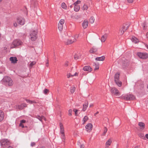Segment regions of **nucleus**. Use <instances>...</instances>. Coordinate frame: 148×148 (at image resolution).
Masks as SVG:
<instances>
[{
	"label": "nucleus",
	"mask_w": 148,
	"mask_h": 148,
	"mask_svg": "<svg viewBox=\"0 0 148 148\" xmlns=\"http://www.w3.org/2000/svg\"><path fill=\"white\" fill-rule=\"evenodd\" d=\"M3 84L5 85H8L9 86H12L13 84V82L12 79L10 77H4L2 79Z\"/></svg>",
	"instance_id": "nucleus-1"
},
{
	"label": "nucleus",
	"mask_w": 148,
	"mask_h": 148,
	"mask_svg": "<svg viewBox=\"0 0 148 148\" xmlns=\"http://www.w3.org/2000/svg\"><path fill=\"white\" fill-rule=\"evenodd\" d=\"M23 43L22 41L18 39H16L13 41L11 45V48H13L16 47L21 45Z\"/></svg>",
	"instance_id": "nucleus-2"
},
{
	"label": "nucleus",
	"mask_w": 148,
	"mask_h": 148,
	"mask_svg": "<svg viewBox=\"0 0 148 148\" xmlns=\"http://www.w3.org/2000/svg\"><path fill=\"white\" fill-rule=\"evenodd\" d=\"M0 143L1 147H5L8 146L10 142L9 140L7 139H3L0 140Z\"/></svg>",
	"instance_id": "nucleus-3"
},
{
	"label": "nucleus",
	"mask_w": 148,
	"mask_h": 148,
	"mask_svg": "<svg viewBox=\"0 0 148 148\" xmlns=\"http://www.w3.org/2000/svg\"><path fill=\"white\" fill-rule=\"evenodd\" d=\"M122 98L126 100H134L135 98L134 96L130 94L123 95L122 96Z\"/></svg>",
	"instance_id": "nucleus-4"
},
{
	"label": "nucleus",
	"mask_w": 148,
	"mask_h": 148,
	"mask_svg": "<svg viewBox=\"0 0 148 148\" xmlns=\"http://www.w3.org/2000/svg\"><path fill=\"white\" fill-rule=\"evenodd\" d=\"M37 32L35 30H33L30 33V36L31 40L32 41H35L37 38Z\"/></svg>",
	"instance_id": "nucleus-5"
},
{
	"label": "nucleus",
	"mask_w": 148,
	"mask_h": 148,
	"mask_svg": "<svg viewBox=\"0 0 148 148\" xmlns=\"http://www.w3.org/2000/svg\"><path fill=\"white\" fill-rule=\"evenodd\" d=\"M137 55L140 58L146 59L148 58V54L146 53L138 52Z\"/></svg>",
	"instance_id": "nucleus-6"
},
{
	"label": "nucleus",
	"mask_w": 148,
	"mask_h": 148,
	"mask_svg": "<svg viewBox=\"0 0 148 148\" xmlns=\"http://www.w3.org/2000/svg\"><path fill=\"white\" fill-rule=\"evenodd\" d=\"M17 22L20 25H23L25 22V19L22 17H19L17 18Z\"/></svg>",
	"instance_id": "nucleus-7"
},
{
	"label": "nucleus",
	"mask_w": 148,
	"mask_h": 148,
	"mask_svg": "<svg viewBox=\"0 0 148 148\" xmlns=\"http://www.w3.org/2000/svg\"><path fill=\"white\" fill-rule=\"evenodd\" d=\"M76 41V39L72 37L68 39L66 41H65V44L67 45H69L72 43Z\"/></svg>",
	"instance_id": "nucleus-8"
},
{
	"label": "nucleus",
	"mask_w": 148,
	"mask_h": 148,
	"mask_svg": "<svg viewBox=\"0 0 148 148\" xmlns=\"http://www.w3.org/2000/svg\"><path fill=\"white\" fill-rule=\"evenodd\" d=\"M129 60L125 59L122 62V66L123 68H125L127 67L129 65Z\"/></svg>",
	"instance_id": "nucleus-9"
},
{
	"label": "nucleus",
	"mask_w": 148,
	"mask_h": 148,
	"mask_svg": "<svg viewBox=\"0 0 148 148\" xmlns=\"http://www.w3.org/2000/svg\"><path fill=\"white\" fill-rule=\"evenodd\" d=\"M111 91L112 93L116 96L119 95H120L119 90L115 88H112Z\"/></svg>",
	"instance_id": "nucleus-10"
},
{
	"label": "nucleus",
	"mask_w": 148,
	"mask_h": 148,
	"mask_svg": "<svg viewBox=\"0 0 148 148\" xmlns=\"http://www.w3.org/2000/svg\"><path fill=\"white\" fill-rule=\"evenodd\" d=\"M86 130L88 132H90L92 130V125L91 123L88 124L85 126Z\"/></svg>",
	"instance_id": "nucleus-11"
},
{
	"label": "nucleus",
	"mask_w": 148,
	"mask_h": 148,
	"mask_svg": "<svg viewBox=\"0 0 148 148\" xmlns=\"http://www.w3.org/2000/svg\"><path fill=\"white\" fill-rule=\"evenodd\" d=\"M16 108L19 110H21L23 109L25 107H27V105L25 103H22L21 105H17Z\"/></svg>",
	"instance_id": "nucleus-12"
},
{
	"label": "nucleus",
	"mask_w": 148,
	"mask_h": 148,
	"mask_svg": "<svg viewBox=\"0 0 148 148\" xmlns=\"http://www.w3.org/2000/svg\"><path fill=\"white\" fill-rule=\"evenodd\" d=\"M83 70L85 71L90 72L92 71V68L90 66H87L84 67Z\"/></svg>",
	"instance_id": "nucleus-13"
},
{
	"label": "nucleus",
	"mask_w": 148,
	"mask_h": 148,
	"mask_svg": "<svg viewBox=\"0 0 148 148\" xmlns=\"http://www.w3.org/2000/svg\"><path fill=\"white\" fill-rule=\"evenodd\" d=\"M10 61H11L12 63L14 64L16 63L18 61L16 57H11L10 58Z\"/></svg>",
	"instance_id": "nucleus-14"
},
{
	"label": "nucleus",
	"mask_w": 148,
	"mask_h": 148,
	"mask_svg": "<svg viewBox=\"0 0 148 148\" xmlns=\"http://www.w3.org/2000/svg\"><path fill=\"white\" fill-rule=\"evenodd\" d=\"M105 57L104 56H102L100 57H97L95 58V60L97 61H103L105 59Z\"/></svg>",
	"instance_id": "nucleus-15"
},
{
	"label": "nucleus",
	"mask_w": 148,
	"mask_h": 148,
	"mask_svg": "<svg viewBox=\"0 0 148 148\" xmlns=\"http://www.w3.org/2000/svg\"><path fill=\"white\" fill-rule=\"evenodd\" d=\"M132 41L135 43H137L139 42L138 39L135 37L134 36H133L131 38Z\"/></svg>",
	"instance_id": "nucleus-16"
},
{
	"label": "nucleus",
	"mask_w": 148,
	"mask_h": 148,
	"mask_svg": "<svg viewBox=\"0 0 148 148\" xmlns=\"http://www.w3.org/2000/svg\"><path fill=\"white\" fill-rule=\"evenodd\" d=\"M107 37V35L106 34H105L103 35L102 36L101 38V41L102 42H104Z\"/></svg>",
	"instance_id": "nucleus-17"
},
{
	"label": "nucleus",
	"mask_w": 148,
	"mask_h": 148,
	"mask_svg": "<svg viewBox=\"0 0 148 148\" xmlns=\"http://www.w3.org/2000/svg\"><path fill=\"white\" fill-rule=\"evenodd\" d=\"M97 49L93 47L89 50V52L91 53H94L97 51Z\"/></svg>",
	"instance_id": "nucleus-18"
},
{
	"label": "nucleus",
	"mask_w": 148,
	"mask_h": 148,
	"mask_svg": "<svg viewBox=\"0 0 148 148\" xmlns=\"http://www.w3.org/2000/svg\"><path fill=\"white\" fill-rule=\"evenodd\" d=\"M88 21H84V22L82 23V26L84 29H85L87 28L88 25Z\"/></svg>",
	"instance_id": "nucleus-19"
},
{
	"label": "nucleus",
	"mask_w": 148,
	"mask_h": 148,
	"mask_svg": "<svg viewBox=\"0 0 148 148\" xmlns=\"http://www.w3.org/2000/svg\"><path fill=\"white\" fill-rule=\"evenodd\" d=\"M4 113L1 110H0V121H2L4 118Z\"/></svg>",
	"instance_id": "nucleus-20"
},
{
	"label": "nucleus",
	"mask_w": 148,
	"mask_h": 148,
	"mask_svg": "<svg viewBox=\"0 0 148 148\" xmlns=\"http://www.w3.org/2000/svg\"><path fill=\"white\" fill-rule=\"evenodd\" d=\"M129 27V25L125 24H124L122 26V29L125 32L128 29Z\"/></svg>",
	"instance_id": "nucleus-21"
},
{
	"label": "nucleus",
	"mask_w": 148,
	"mask_h": 148,
	"mask_svg": "<svg viewBox=\"0 0 148 148\" xmlns=\"http://www.w3.org/2000/svg\"><path fill=\"white\" fill-rule=\"evenodd\" d=\"M138 125L140 126V129L142 130H143L145 127V124L142 122H139Z\"/></svg>",
	"instance_id": "nucleus-22"
},
{
	"label": "nucleus",
	"mask_w": 148,
	"mask_h": 148,
	"mask_svg": "<svg viewBox=\"0 0 148 148\" xmlns=\"http://www.w3.org/2000/svg\"><path fill=\"white\" fill-rule=\"evenodd\" d=\"M119 78V74L118 73H116L114 76V81H117Z\"/></svg>",
	"instance_id": "nucleus-23"
},
{
	"label": "nucleus",
	"mask_w": 148,
	"mask_h": 148,
	"mask_svg": "<svg viewBox=\"0 0 148 148\" xmlns=\"http://www.w3.org/2000/svg\"><path fill=\"white\" fill-rule=\"evenodd\" d=\"M93 66L94 68L95 71L99 69V65L98 64H97L96 63L94 62L93 64Z\"/></svg>",
	"instance_id": "nucleus-24"
},
{
	"label": "nucleus",
	"mask_w": 148,
	"mask_h": 148,
	"mask_svg": "<svg viewBox=\"0 0 148 148\" xmlns=\"http://www.w3.org/2000/svg\"><path fill=\"white\" fill-rule=\"evenodd\" d=\"M80 8V7L78 5H74V10L75 12L78 11Z\"/></svg>",
	"instance_id": "nucleus-25"
},
{
	"label": "nucleus",
	"mask_w": 148,
	"mask_h": 148,
	"mask_svg": "<svg viewBox=\"0 0 148 148\" xmlns=\"http://www.w3.org/2000/svg\"><path fill=\"white\" fill-rule=\"evenodd\" d=\"M88 117L87 116H85L83 119L82 121L83 122L82 124H84L88 120Z\"/></svg>",
	"instance_id": "nucleus-26"
},
{
	"label": "nucleus",
	"mask_w": 148,
	"mask_h": 148,
	"mask_svg": "<svg viewBox=\"0 0 148 148\" xmlns=\"http://www.w3.org/2000/svg\"><path fill=\"white\" fill-rule=\"evenodd\" d=\"M26 101L28 103H29L30 104L32 103H36V102L35 101H31L29 99H26Z\"/></svg>",
	"instance_id": "nucleus-27"
},
{
	"label": "nucleus",
	"mask_w": 148,
	"mask_h": 148,
	"mask_svg": "<svg viewBox=\"0 0 148 148\" xmlns=\"http://www.w3.org/2000/svg\"><path fill=\"white\" fill-rule=\"evenodd\" d=\"M112 142V141L110 139H109L106 142V145L110 146Z\"/></svg>",
	"instance_id": "nucleus-28"
},
{
	"label": "nucleus",
	"mask_w": 148,
	"mask_h": 148,
	"mask_svg": "<svg viewBox=\"0 0 148 148\" xmlns=\"http://www.w3.org/2000/svg\"><path fill=\"white\" fill-rule=\"evenodd\" d=\"M95 21V18L93 16H91L90 17V20H89V21L92 24Z\"/></svg>",
	"instance_id": "nucleus-29"
},
{
	"label": "nucleus",
	"mask_w": 148,
	"mask_h": 148,
	"mask_svg": "<svg viewBox=\"0 0 148 148\" xmlns=\"http://www.w3.org/2000/svg\"><path fill=\"white\" fill-rule=\"evenodd\" d=\"M36 118L38 119L40 121H42V120L44 118V117L43 116H36Z\"/></svg>",
	"instance_id": "nucleus-30"
},
{
	"label": "nucleus",
	"mask_w": 148,
	"mask_h": 148,
	"mask_svg": "<svg viewBox=\"0 0 148 148\" xmlns=\"http://www.w3.org/2000/svg\"><path fill=\"white\" fill-rule=\"evenodd\" d=\"M117 81H115L116 84L119 87H120L122 85V83L121 82L119 81V80H118Z\"/></svg>",
	"instance_id": "nucleus-31"
},
{
	"label": "nucleus",
	"mask_w": 148,
	"mask_h": 148,
	"mask_svg": "<svg viewBox=\"0 0 148 148\" xmlns=\"http://www.w3.org/2000/svg\"><path fill=\"white\" fill-rule=\"evenodd\" d=\"M58 28L59 29L60 31L62 30L63 29V25L60 24H58Z\"/></svg>",
	"instance_id": "nucleus-32"
},
{
	"label": "nucleus",
	"mask_w": 148,
	"mask_h": 148,
	"mask_svg": "<svg viewBox=\"0 0 148 148\" xmlns=\"http://www.w3.org/2000/svg\"><path fill=\"white\" fill-rule=\"evenodd\" d=\"M75 90V88L74 87H71L70 88V92L71 93L74 92Z\"/></svg>",
	"instance_id": "nucleus-33"
},
{
	"label": "nucleus",
	"mask_w": 148,
	"mask_h": 148,
	"mask_svg": "<svg viewBox=\"0 0 148 148\" xmlns=\"http://www.w3.org/2000/svg\"><path fill=\"white\" fill-rule=\"evenodd\" d=\"M146 25V23L145 22H144L142 24V26L143 27V29L144 30H145L146 29V27H147Z\"/></svg>",
	"instance_id": "nucleus-34"
},
{
	"label": "nucleus",
	"mask_w": 148,
	"mask_h": 148,
	"mask_svg": "<svg viewBox=\"0 0 148 148\" xmlns=\"http://www.w3.org/2000/svg\"><path fill=\"white\" fill-rule=\"evenodd\" d=\"M88 8V7L87 5L86 4H84L83 7L82 9L84 10H87Z\"/></svg>",
	"instance_id": "nucleus-35"
},
{
	"label": "nucleus",
	"mask_w": 148,
	"mask_h": 148,
	"mask_svg": "<svg viewBox=\"0 0 148 148\" xmlns=\"http://www.w3.org/2000/svg\"><path fill=\"white\" fill-rule=\"evenodd\" d=\"M61 7L63 8L64 9H66V6L64 3H62Z\"/></svg>",
	"instance_id": "nucleus-36"
},
{
	"label": "nucleus",
	"mask_w": 148,
	"mask_h": 148,
	"mask_svg": "<svg viewBox=\"0 0 148 148\" xmlns=\"http://www.w3.org/2000/svg\"><path fill=\"white\" fill-rule=\"evenodd\" d=\"M138 135L140 138H141L143 139H144V138H145V137L144 136V135L143 134V133L139 134Z\"/></svg>",
	"instance_id": "nucleus-37"
},
{
	"label": "nucleus",
	"mask_w": 148,
	"mask_h": 148,
	"mask_svg": "<svg viewBox=\"0 0 148 148\" xmlns=\"http://www.w3.org/2000/svg\"><path fill=\"white\" fill-rule=\"evenodd\" d=\"M36 63V62L35 61L32 62L29 64V66L30 67H32L33 65H35Z\"/></svg>",
	"instance_id": "nucleus-38"
},
{
	"label": "nucleus",
	"mask_w": 148,
	"mask_h": 148,
	"mask_svg": "<svg viewBox=\"0 0 148 148\" xmlns=\"http://www.w3.org/2000/svg\"><path fill=\"white\" fill-rule=\"evenodd\" d=\"M49 90L46 88L44 89L43 91V93L45 94H47V93L49 92Z\"/></svg>",
	"instance_id": "nucleus-39"
},
{
	"label": "nucleus",
	"mask_w": 148,
	"mask_h": 148,
	"mask_svg": "<svg viewBox=\"0 0 148 148\" xmlns=\"http://www.w3.org/2000/svg\"><path fill=\"white\" fill-rule=\"evenodd\" d=\"M64 21L63 19H61L59 22V23L58 24H60L61 25H63V24L64 23Z\"/></svg>",
	"instance_id": "nucleus-40"
},
{
	"label": "nucleus",
	"mask_w": 148,
	"mask_h": 148,
	"mask_svg": "<svg viewBox=\"0 0 148 148\" xmlns=\"http://www.w3.org/2000/svg\"><path fill=\"white\" fill-rule=\"evenodd\" d=\"M107 131V129L106 127H105L103 132L102 134L103 135H105Z\"/></svg>",
	"instance_id": "nucleus-41"
},
{
	"label": "nucleus",
	"mask_w": 148,
	"mask_h": 148,
	"mask_svg": "<svg viewBox=\"0 0 148 148\" xmlns=\"http://www.w3.org/2000/svg\"><path fill=\"white\" fill-rule=\"evenodd\" d=\"M81 3V1H79V0H77V1H75V2L74 3H73V5H77V4H79L80 3Z\"/></svg>",
	"instance_id": "nucleus-42"
},
{
	"label": "nucleus",
	"mask_w": 148,
	"mask_h": 148,
	"mask_svg": "<svg viewBox=\"0 0 148 148\" xmlns=\"http://www.w3.org/2000/svg\"><path fill=\"white\" fill-rule=\"evenodd\" d=\"M60 130L64 129V128L63 125L62 124V123H60Z\"/></svg>",
	"instance_id": "nucleus-43"
},
{
	"label": "nucleus",
	"mask_w": 148,
	"mask_h": 148,
	"mask_svg": "<svg viewBox=\"0 0 148 148\" xmlns=\"http://www.w3.org/2000/svg\"><path fill=\"white\" fill-rule=\"evenodd\" d=\"M73 111L75 112V115L76 116H77V112L78 111V110L76 109H73Z\"/></svg>",
	"instance_id": "nucleus-44"
},
{
	"label": "nucleus",
	"mask_w": 148,
	"mask_h": 148,
	"mask_svg": "<svg viewBox=\"0 0 148 148\" xmlns=\"http://www.w3.org/2000/svg\"><path fill=\"white\" fill-rule=\"evenodd\" d=\"M61 137L62 139H63L64 140L65 139V138L64 134H61Z\"/></svg>",
	"instance_id": "nucleus-45"
},
{
	"label": "nucleus",
	"mask_w": 148,
	"mask_h": 148,
	"mask_svg": "<svg viewBox=\"0 0 148 148\" xmlns=\"http://www.w3.org/2000/svg\"><path fill=\"white\" fill-rule=\"evenodd\" d=\"M72 110L71 109H70L69 110V116H71L72 115Z\"/></svg>",
	"instance_id": "nucleus-46"
},
{
	"label": "nucleus",
	"mask_w": 148,
	"mask_h": 148,
	"mask_svg": "<svg viewBox=\"0 0 148 148\" xmlns=\"http://www.w3.org/2000/svg\"><path fill=\"white\" fill-rule=\"evenodd\" d=\"M83 108L82 109V110L84 111H85L87 107H88L87 106H85V105H83Z\"/></svg>",
	"instance_id": "nucleus-47"
},
{
	"label": "nucleus",
	"mask_w": 148,
	"mask_h": 148,
	"mask_svg": "<svg viewBox=\"0 0 148 148\" xmlns=\"http://www.w3.org/2000/svg\"><path fill=\"white\" fill-rule=\"evenodd\" d=\"M74 58L76 60H78L79 59V56L77 55H75L74 56Z\"/></svg>",
	"instance_id": "nucleus-48"
},
{
	"label": "nucleus",
	"mask_w": 148,
	"mask_h": 148,
	"mask_svg": "<svg viewBox=\"0 0 148 148\" xmlns=\"http://www.w3.org/2000/svg\"><path fill=\"white\" fill-rule=\"evenodd\" d=\"M36 145V143L34 142H32L30 144L31 146L33 147Z\"/></svg>",
	"instance_id": "nucleus-49"
},
{
	"label": "nucleus",
	"mask_w": 148,
	"mask_h": 148,
	"mask_svg": "<svg viewBox=\"0 0 148 148\" xmlns=\"http://www.w3.org/2000/svg\"><path fill=\"white\" fill-rule=\"evenodd\" d=\"M120 34L121 35H122L123 34V33H124V32H125L124 31L122 30V28L120 29Z\"/></svg>",
	"instance_id": "nucleus-50"
},
{
	"label": "nucleus",
	"mask_w": 148,
	"mask_h": 148,
	"mask_svg": "<svg viewBox=\"0 0 148 148\" xmlns=\"http://www.w3.org/2000/svg\"><path fill=\"white\" fill-rule=\"evenodd\" d=\"M60 133L61 134H64V130H60Z\"/></svg>",
	"instance_id": "nucleus-51"
},
{
	"label": "nucleus",
	"mask_w": 148,
	"mask_h": 148,
	"mask_svg": "<svg viewBox=\"0 0 148 148\" xmlns=\"http://www.w3.org/2000/svg\"><path fill=\"white\" fill-rule=\"evenodd\" d=\"M26 122V121L24 120H22L20 121V123H25Z\"/></svg>",
	"instance_id": "nucleus-52"
},
{
	"label": "nucleus",
	"mask_w": 148,
	"mask_h": 148,
	"mask_svg": "<svg viewBox=\"0 0 148 148\" xmlns=\"http://www.w3.org/2000/svg\"><path fill=\"white\" fill-rule=\"evenodd\" d=\"M19 125L20 127H22L23 128L24 127V125L23 124V123H20Z\"/></svg>",
	"instance_id": "nucleus-53"
},
{
	"label": "nucleus",
	"mask_w": 148,
	"mask_h": 148,
	"mask_svg": "<svg viewBox=\"0 0 148 148\" xmlns=\"http://www.w3.org/2000/svg\"><path fill=\"white\" fill-rule=\"evenodd\" d=\"M68 65V62L66 61L64 64V66H67Z\"/></svg>",
	"instance_id": "nucleus-54"
},
{
	"label": "nucleus",
	"mask_w": 148,
	"mask_h": 148,
	"mask_svg": "<svg viewBox=\"0 0 148 148\" xmlns=\"http://www.w3.org/2000/svg\"><path fill=\"white\" fill-rule=\"evenodd\" d=\"M83 105H85V106H87L88 107V101L85 102L84 104H83Z\"/></svg>",
	"instance_id": "nucleus-55"
},
{
	"label": "nucleus",
	"mask_w": 148,
	"mask_h": 148,
	"mask_svg": "<svg viewBox=\"0 0 148 148\" xmlns=\"http://www.w3.org/2000/svg\"><path fill=\"white\" fill-rule=\"evenodd\" d=\"M71 75H72L71 74L69 73V74H68L67 75V77L68 78H69L71 77H72L71 76Z\"/></svg>",
	"instance_id": "nucleus-56"
},
{
	"label": "nucleus",
	"mask_w": 148,
	"mask_h": 148,
	"mask_svg": "<svg viewBox=\"0 0 148 148\" xmlns=\"http://www.w3.org/2000/svg\"><path fill=\"white\" fill-rule=\"evenodd\" d=\"M128 2L129 3H132L133 1V0H127Z\"/></svg>",
	"instance_id": "nucleus-57"
},
{
	"label": "nucleus",
	"mask_w": 148,
	"mask_h": 148,
	"mask_svg": "<svg viewBox=\"0 0 148 148\" xmlns=\"http://www.w3.org/2000/svg\"><path fill=\"white\" fill-rule=\"evenodd\" d=\"M84 145L83 144H81L80 146V148H84Z\"/></svg>",
	"instance_id": "nucleus-58"
},
{
	"label": "nucleus",
	"mask_w": 148,
	"mask_h": 148,
	"mask_svg": "<svg viewBox=\"0 0 148 148\" xmlns=\"http://www.w3.org/2000/svg\"><path fill=\"white\" fill-rule=\"evenodd\" d=\"M78 75V73L77 72L75 73L74 75H71L72 77L74 76H77Z\"/></svg>",
	"instance_id": "nucleus-59"
},
{
	"label": "nucleus",
	"mask_w": 148,
	"mask_h": 148,
	"mask_svg": "<svg viewBox=\"0 0 148 148\" xmlns=\"http://www.w3.org/2000/svg\"><path fill=\"white\" fill-rule=\"evenodd\" d=\"M17 23L16 22L14 23V27H16L17 26Z\"/></svg>",
	"instance_id": "nucleus-60"
},
{
	"label": "nucleus",
	"mask_w": 148,
	"mask_h": 148,
	"mask_svg": "<svg viewBox=\"0 0 148 148\" xmlns=\"http://www.w3.org/2000/svg\"><path fill=\"white\" fill-rule=\"evenodd\" d=\"M144 44L145 47H147V49H148V45L145 43H144Z\"/></svg>",
	"instance_id": "nucleus-61"
},
{
	"label": "nucleus",
	"mask_w": 148,
	"mask_h": 148,
	"mask_svg": "<svg viewBox=\"0 0 148 148\" xmlns=\"http://www.w3.org/2000/svg\"><path fill=\"white\" fill-rule=\"evenodd\" d=\"M145 136L146 138L147 139H148V134H146Z\"/></svg>",
	"instance_id": "nucleus-62"
},
{
	"label": "nucleus",
	"mask_w": 148,
	"mask_h": 148,
	"mask_svg": "<svg viewBox=\"0 0 148 148\" xmlns=\"http://www.w3.org/2000/svg\"><path fill=\"white\" fill-rule=\"evenodd\" d=\"M48 65H49V62H48L47 61V62L46 63V66H48Z\"/></svg>",
	"instance_id": "nucleus-63"
},
{
	"label": "nucleus",
	"mask_w": 148,
	"mask_h": 148,
	"mask_svg": "<svg viewBox=\"0 0 148 148\" xmlns=\"http://www.w3.org/2000/svg\"><path fill=\"white\" fill-rule=\"evenodd\" d=\"M146 37L147 39H148V32L147 33L146 35Z\"/></svg>",
	"instance_id": "nucleus-64"
}]
</instances>
